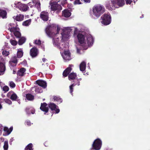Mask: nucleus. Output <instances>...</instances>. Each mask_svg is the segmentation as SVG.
<instances>
[{
    "mask_svg": "<svg viewBox=\"0 0 150 150\" xmlns=\"http://www.w3.org/2000/svg\"><path fill=\"white\" fill-rule=\"evenodd\" d=\"M60 29V28L58 26L56 27L48 26L46 28L45 31L49 37L53 38L55 37L56 35L59 33Z\"/></svg>",
    "mask_w": 150,
    "mask_h": 150,
    "instance_id": "obj_1",
    "label": "nucleus"
},
{
    "mask_svg": "<svg viewBox=\"0 0 150 150\" xmlns=\"http://www.w3.org/2000/svg\"><path fill=\"white\" fill-rule=\"evenodd\" d=\"M92 11L94 16L98 18L105 12V8L103 6L97 5L93 7Z\"/></svg>",
    "mask_w": 150,
    "mask_h": 150,
    "instance_id": "obj_2",
    "label": "nucleus"
},
{
    "mask_svg": "<svg viewBox=\"0 0 150 150\" xmlns=\"http://www.w3.org/2000/svg\"><path fill=\"white\" fill-rule=\"evenodd\" d=\"M101 23L105 25L109 24L111 21V17L109 13H105L101 17Z\"/></svg>",
    "mask_w": 150,
    "mask_h": 150,
    "instance_id": "obj_3",
    "label": "nucleus"
},
{
    "mask_svg": "<svg viewBox=\"0 0 150 150\" xmlns=\"http://www.w3.org/2000/svg\"><path fill=\"white\" fill-rule=\"evenodd\" d=\"M14 5L22 11L25 12L29 10V7L27 4H22L19 2H16Z\"/></svg>",
    "mask_w": 150,
    "mask_h": 150,
    "instance_id": "obj_4",
    "label": "nucleus"
},
{
    "mask_svg": "<svg viewBox=\"0 0 150 150\" xmlns=\"http://www.w3.org/2000/svg\"><path fill=\"white\" fill-rule=\"evenodd\" d=\"M102 141L99 138L95 139L92 145L91 150H99L100 149Z\"/></svg>",
    "mask_w": 150,
    "mask_h": 150,
    "instance_id": "obj_5",
    "label": "nucleus"
},
{
    "mask_svg": "<svg viewBox=\"0 0 150 150\" xmlns=\"http://www.w3.org/2000/svg\"><path fill=\"white\" fill-rule=\"evenodd\" d=\"M78 41L83 46V49H87V46L86 43L84 42L85 36L82 34L79 33L77 36Z\"/></svg>",
    "mask_w": 150,
    "mask_h": 150,
    "instance_id": "obj_6",
    "label": "nucleus"
},
{
    "mask_svg": "<svg viewBox=\"0 0 150 150\" xmlns=\"http://www.w3.org/2000/svg\"><path fill=\"white\" fill-rule=\"evenodd\" d=\"M111 4L112 6L115 7H118L122 6L125 4L124 0H115L111 1Z\"/></svg>",
    "mask_w": 150,
    "mask_h": 150,
    "instance_id": "obj_7",
    "label": "nucleus"
},
{
    "mask_svg": "<svg viewBox=\"0 0 150 150\" xmlns=\"http://www.w3.org/2000/svg\"><path fill=\"white\" fill-rule=\"evenodd\" d=\"M50 5L51 6V9L53 11L58 10V11H60L62 9V7L61 5L56 2H54L51 3L50 4Z\"/></svg>",
    "mask_w": 150,
    "mask_h": 150,
    "instance_id": "obj_8",
    "label": "nucleus"
},
{
    "mask_svg": "<svg viewBox=\"0 0 150 150\" xmlns=\"http://www.w3.org/2000/svg\"><path fill=\"white\" fill-rule=\"evenodd\" d=\"M19 28L18 27L17 28H11L10 32L13 33L16 38H19L21 36V34L19 31Z\"/></svg>",
    "mask_w": 150,
    "mask_h": 150,
    "instance_id": "obj_9",
    "label": "nucleus"
},
{
    "mask_svg": "<svg viewBox=\"0 0 150 150\" xmlns=\"http://www.w3.org/2000/svg\"><path fill=\"white\" fill-rule=\"evenodd\" d=\"M40 18L43 21H46L49 19V13L46 11H42L40 13Z\"/></svg>",
    "mask_w": 150,
    "mask_h": 150,
    "instance_id": "obj_10",
    "label": "nucleus"
},
{
    "mask_svg": "<svg viewBox=\"0 0 150 150\" xmlns=\"http://www.w3.org/2000/svg\"><path fill=\"white\" fill-rule=\"evenodd\" d=\"M30 54L32 58L37 57L39 54L38 49L36 47H33L30 51Z\"/></svg>",
    "mask_w": 150,
    "mask_h": 150,
    "instance_id": "obj_11",
    "label": "nucleus"
},
{
    "mask_svg": "<svg viewBox=\"0 0 150 150\" xmlns=\"http://www.w3.org/2000/svg\"><path fill=\"white\" fill-rule=\"evenodd\" d=\"M48 105L49 108L52 111H55L56 113H58L59 112V109L58 108H57V107H58L54 103H50L48 104Z\"/></svg>",
    "mask_w": 150,
    "mask_h": 150,
    "instance_id": "obj_12",
    "label": "nucleus"
},
{
    "mask_svg": "<svg viewBox=\"0 0 150 150\" xmlns=\"http://www.w3.org/2000/svg\"><path fill=\"white\" fill-rule=\"evenodd\" d=\"M47 104L46 103H41V106L40 107V109L42 111L44 112V114H45L47 113L49 111V108L47 107Z\"/></svg>",
    "mask_w": 150,
    "mask_h": 150,
    "instance_id": "obj_13",
    "label": "nucleus"
},
{
    "mask_svg": "<svg viewBox=\"0 0 150 150\" xmlns=\"http://www.w3.org/2000/svg\"><path fill=\"white\" fill-rule=\"evenodd\" d=\"M65 61H69L71 59V54L69 51H64V54L62 55Z\"/></svg>",
    "mask_w": 150,
    "mask_h": 150,
    "instance_id": "obj_14",
    "label": "nucleus"
},
{
    "mask_svg": "<svg viewBox=\"0 0 150 150\" xmlns=\"http://www.w3.org/2000/svg\"><path fill=\"white\" fill-rule=\"evenodd\" d=\"M36 83L40 86L43 88H45L47 87V83L46 81L41 80H38L35 81Z\"/></svg>",
    "mask_w": 150,
    "mask_h": 150,
    "instance_id": "obj_15",
    "label": "nucleus"
},
{
    "mask_svg": "<svg viewBox=\"0 0 150 150\" xmlns=\"http://www.w3.org/2000/svg\"><path fill=\"white\" fill-rule=\"evenodd\" d=\"M6 9L7 10V9L0 8V17L3 19L6 18H7V12Z\"/></svg>",
    "mask_w": 150,
    "mask_h": 150,
    "instance_id": "obj_16",
    "label": "nucleus"
},
{
    "mask_svg": "<svg viewBox=\"0 0 150 150\" xmlns=\"http://www.w3.org/2000/svg\"><path fill=\"white\" fill-rule=\"evenodd\" d=\"M71 65H69V67L64 71L62 74L63 76L66 77L70 74L72 69Z\"/></svg>",
    "mask_w": 150,
    "mask_h": 150,
    "instance_id": "obj_17",
    "label": "nucleus"
},
{
    "mask_svg": "<svg viewBox=\"0 0 150 150\" xmlns=\"http://www.w3.org/2000/svg\"><path fill=\"white\" fill-rule=\"evenodd\" d=\"M71 15V13L68 9L66 8L62 11V16L66 18L70 17Z\"/></svg>",
    "mask_w": 150,
    "mask_h": 150,
    "instance_id": "obj_18",
    "label": "nucleus"
},
{
    "mask_svg": "<svg viewBox=\"0 0 150 150\" xmlns=\"http://www.w3.org/2000/svg\"><path fill=\"white\" fill-rule=\"evenodd\" d=\"M26 69L24 68H21L17 72V76H23L25 75Z\"/></svg>",
    "mask_w": 150,
    "mask_h": 150,
    "instance_id": "obj_19",
    "label": "nucleus"
},
{
    "mask_svg": "<svg viewBox=\"0 0 150 150\" xmlns=\"http://www.w3.org/2000/svg\"><path fill=\"white\" fill-rule=\"evenodd\" d=\"M105 6L106 8L109 10H111L114 8H117L112 6L111 4V2H110L108 1H106V2Z\"/></svg>",
    "mask_w": 150,
    "mask_h": 150,
    "instance_id": "obj_20",
    "label": "nucleus"
},
{
    "mask_svg": "<svg viewBox=\"0 0 150 150\" xmlns=\"http://www.w3.org/2000/svg\"><path fill=\"white\" fill-rule=\"evenodd\" d=\"M24 16L23 14H19L16 16L14 19L17 21H23L24 19Z\"/></svg>",
    "mask_w": 150,
    "mask_h": 150,
    "instance_id": "obj_21",
    "label": "nucleus"
},
{
    "mask_svg": "<svg viewBox=\"0 0 150 150\" xmlns=\"http://www.w3.org/2000/svg\"><path fill=\"white\" fill-rule=\"evenodd\" d=\"M77 77L76 73L73 72L70 73L68 76V78L69 80L75 79Z\"/></svg>",
    "mask_w": 150,
    "mask_h": 150,
    "instance_id": "obj_22",
    "label": "nucleus"
},
{
    "mask_svg": "<svg viewBox=\"0 0 150 150\" xmlns=\"http://www.w3.org/2000/svg\"><path fill=\"white\" fill-rule=\"evenodd\" d=\"M86 64L84 62H82L80 65V69L81 71H84L86 69Z\"/></svg>",
    "mask_w": 150,
    "mask_h": 150,
    "instance_id": "obj_23",
    "label": "nucleus"
},
{
    "mask_svg": "<svg viewBox=\"0 0 150 150\" xmlns=\"http://www.w3.org/2000/svg\"><path fill=\"white\" fill-rule=\"evenodd\" d=\"M6 70L5 64L2 62H0V73L4 72Z\"/></svg>",
    "mask_w": 150,
    "mask_h": 150,
    "instance_id": "obj_24",
    "label": "nucleus"
},
{
    "mask_svg": "<svg viewBox=\"0 0 150 150\" xmlns=\"http://www.w3.org/2000/svg\"><path fill=\"white\" fill-rule=\"evenodd\" d=\"M19 40L18 41V44L19 45H21L23 44L26 41V38L24 37H21L19 38Z\"/></svg>",
    "mask_w": 150,
    "mask_h": 150,
    "instance_id": "obj_25",
    "label": "nucleus"
},
{
    "mask_svg": "<svg viewBox=\"0 0 150 150\" xmlns=\"http://www.w3.org/2000/svg\"><path fill=\"white\" fill-rule=\"evenodd\" d=\"M53 45L57 46V47H60V43L59 42V40L58 38L56 39H55L53 38Z\"/></svg>",
    "mask_w": 150,
    "mask_h": 150,
    "instance_id": "obj_26",
    "label": "nucleus"
},
{
    "mask_svg": "<svg viewBox=\"0 0 150 150\" xmlns=\"http://www.w3.org/2000/svg\"><path fill=\"white\" fill-rule=\"evenodd\" d=\"M31 19H29L28 20L23 21L22 23V25L23 26H29L31 23Z\"/></svg>",
    "mask_w": 150,
    "mask_h": 150,
    "instance_id": "obj_27",
    "label": "nucleus"
},
{
    "mask_svg": "<svg viewBox=\"0 0 150 150\" xmlns=\"http://www.w3.org/2000/svg\"><path fill=\"white\" fill-rule=\"evenodd\" d=\"M13 129V127H11L9 129H8L7 127H5L4 128V131L7 132L8 135L12 131Z\"/></svg>",
    "mask_w": 150,
    "mask_h": 150,
    "instance_id": "obj_28",
    "label": "nucleus"
},
{
    "mask_svg": "<svg viewBox=\"0 0 150 150\" xmlns=\"http://www.w3.org/2000/svg\"><path fill=\"white\" fill-rule=\"evenodd\" d=\"M53 98L54 101H56V102L60 103L62 101V98H59V97L57 96H54Z\"/></svg>",
    "mask_w": 150,
    "mask_h": 150,
    "instance_id": "obj_29",
    "label": "nucleus"
},
{
    "mask_svg": "<svg viewBox=\"0 0 150 150\" xmlns=\"http://www.w3.org/2000/svg\"><path fill=\"white\" fill-rule=\"evenodd\" d=\"M26 97L28 100H32L34 99V96L31 94L28 93L26 95Z\"/></svg>",
    "mask_w": 150,
    "mask_h": 150,
    "instance_id": "obj_30",
    "label": "nucleus"
},
{
    "mask_svg": "<svg viewBox=\"0 0 150 150\" xmlns=\"http://www.w3.org/2000/svg\"><path fill=\"white\" fill-rule=\"evenodd\" d=\"M33 144L32 143H30L25 147V150H33Z\"/></svg>",
    "mask_w": 150,
    "mask_h": 150,
    "instance_id": "obj_31",
    "label": "nucleus"
},
{
    "mask_svg": "<svg viewBox=\"0 0 150 150\" xmlns=\"http://www.w3.org/2000/svg\"><path fill=\"white\" fill-rule=\"evenodd\" d=\"M23 55V52L22 50L20 49V50H18L17 52V56L18 58L21 57Z\"/></svg>",
    "mask_w": 150,
    "mask_h": 150,
    "instance_id": "obj_32",
    "label": "nucleus"
},
{
    "mask_svg": "<svg viewBox=\"0 0 150 150\" xmlns=\"http://www.w3.org/2000/svg\"><path fill=\"white\" fill-rule=\"evenodd\" d=\"M18 96L15 93H13L12 94L10 98L13 101L16 100L17 99Z\"/></svg>",
    "mask_w": 150,
    "mask_h": 150,
    "instance_id": "obj_33",
    "label": "nucleus"
},
{
    "mask_svg": "<svg viewBox=\"0 0 150 150\" xmlns=\"http://www.w3.org/2000/svg\"><path fill=\"white\" fill-rule=\"evenodd\" d=\"M12 62V63H14L17 64L18 60L16 56H14L12 57L10 61Z\"/></svg>",
    "mask_w": 150,
    "mask_h": 150,
    "instance_id": "obj_34",
    "label": "nucleus"
},
{
    "mask_svg": "<svg viewBox=\"0 0 150 150\" xmlns=\"http://www.w3.org/2000/svg\"><path fill=\"white\" fill-rule=\"evenodd\" d=\"M10 42L11 44L13 46H16L17 44V42L15 40L11 39L10 40Z\"/></svg>",
    "mask_w": 150,
    "mask_h": 150,
    "instance_id": "obj_35",
    "label": "nucleus"
},
{
    "mask_svg": "<svg viewBox=\"0 0 150 150\" xmlns=\"http://www.w3.org/2000/svg\"><path fill=\"white\" fill-rule=\"evenodd\" d=\"M35 6L37 7L38 9L39 10L40 9V1H37L36 2Z\"/></svg>",
    "mask_w": 150,
    "mask_h": 150,
    "instance_id": "obj_36",
    "label": "nucleus"
},
{
    "mask_svg": "<svg viewBox=\"0 0 150 150\" xmlns=\"http://www.w3.org/2000/svg\"><path fill=\"white\" fill-rule=\"evenodd\" d=\"M8 148V142L7 141H5L4 142V150H7Z\"/></svg>",
    "mask_w": 150,
    "mask_h": 150,
    "instance_id": "obj_37",
    "label": "nucleus"
},
{
    "mask_svg": "<svg viewBox=\"0 0 150 150\" xmlns=\"http://www.w3.org/2000/svg\"><path fill=\"white\" fill-rule=\"evenodd\" d=\"M4 100L5 103L8 104L10 105L12 104V102L11 101L8 99H4Z\"/></svg>",
    "mask_w": 150,
    "mask_h": 150,
    "instance_id": "obj_38",
    "label": "nucleus"
},
{
    "mask_svg": "<svg viewBox=\"0 0 150 150\" xmlns=\"http://www.w3.org/2000/svg\"><path fill=\"white\" fill-rule=\"evenodd\" d=\"M82 3L80 1V0H75L74 2V5L81 4Z\"/></svg>",
    "mask_w": 150,
    "mask_h": 150,
    "instance_id": "obj_39",
    "label": "nucleus"
},
{
    "mask_svg": "<svg viewBox=\"0 0 150 150\" xmlns=\"http://www.w3.org/2000/svg\"><path fill=\"white\" fill-rule=\"evenodd\" d=\"M2 54L3 55L6 56L9 55V52L7 51L4 50L2 52Z\"/></svg>",
    "mask_w": 150,
    "mask_h": 150,
    "instance_id": "obj_40",
    "label": "nucleus"
},
{
    "mask_svg": "<svg viewBox=\"0 0 150 150\" xmlns=\"http://www.w3.org/2000/svg\"><path fill=\"white\" fill-rule=\"evenodd\" d=\"M75 86L74 83H73L71 85H70L69 86L70 90V93L72 94L73 91V87Z\"/></svg>",
    "mask_w": 150,
    "mask_h": 150,
    "instance_id": "obj_41",
    "label": "nucleus"
},
{
    "mask_svg": "<svg viewBox=\"0 0 150 150\" xmlns=\"http://www.w3.org/2000/svg\"><path fill=\"white\" fill-rule=\"evenodd\" d=\"M14 24L12 23H10L8 24V30L10 31L11 28H17V27H14L13 26Z\"/></svg>",
    "mask_w": 150,
    "mask_h": 150,
    "instance_id": "obj_42",
    "label": "nucleus"
},
{
    "mask_svg": "<svg viewBox=\"0 0 150 150\" xmlns=\"http://www.w3.org/2000/svg\"><path fill=\"white\" fill-rule=\"evenodd\" d=\"M9 89V87L6 86H5L3 88V90L5 92L8 91Z\"/></svg>",
    "mask_w": 150,
    "mask_h": 150,
    "instance_id": "obj_43",
    "label": "nucleus"
},
{
    "mask_svg": "<svg viewBox=\"0 0 150 150\" xmlns=\"http://www.w3.org/2000/svg\"><path fill=\"white\" fill-rule=\"evenodd\" d=\"M9 86L11 87L14 88L15 87V83L13 81H11L10 83Z\"/></svg>",
    "mask_w": 150,
    "mask_h": 150,
    "instance_id": "obj_44",
    "label": "nucleus"
},
{
    "mask_svg": "<svg viewBox=\"0 0 150 150\" xmlns=\"http://www.w3.org/2000/svg\"><path fill=\"white\" fill-rule=\"evenodd\" d=\"M67 0H62L61 3V5L63 6H64V5L67 4Z\"/></svg>",
    "mask_w": 150,
    "mask_h": 150,
    "instance_id": "obj_45",
    "label": "nucleus"
},
{
    "mask_svg": "<svg viewBox=\"0 0 150 150\" xmlns=\"http://www.w3.org/2000/svg\"><path fill=\"white\" fill-rule=\"evenodd\" d=\"M35 43L36 45H40L41 44V41L40 40H36L35 41Z\"/></svg>",
    "mask_w": 150,
    "mask_h": 150,
    "instance_id": "obj_46",
    "label": "nucleus"
},
{
    "mask_svg": "<svg viewBox=\"0 0 150 150\" xmlns=\"http://www.w3.org/2000/svg\"><path fill=\"white\" fill-rule=\"evenodd\" d=\"M9 63L10 66L11 67L16 66L17 64L14 63H12V62L10 61H9Z\"/></svg>",
    "mask_w": 150,
    "mask_h": 150,
    "instance_id": "obj_47",
    "label": "nucleus"
},
{
    "mask_svg": "<svg viewBox=\"0 0 150 150\" xmlns=\"http://www.w3.org/2000/svg\"><path fill=\"white\" fill-rule=\"evenodd\" d=\"M30 108L28 107L26 108L25 109V111L28 114H31L30 111Z\"/></svg>",
    "mask_w": 150,
    "mask_h": 150,
    "instance_id": "obj_48",
    "label": "nucleus"
},
{
    "mask_svg": "<svg viewBox=\"0 0 150 150\" xmlns=\"http://www.w3.org/2000/svg\"><path fill=\"white\" fill-rule=\"evenodd\" d=\"M127 4H130L132 2V0H125Z\"/></svg>",
    "mask_w": 150,
    "mask_h": 150,
    "instance_id": "obj_49",
    "label": "nucleus"
},
{
    "mask_svg": "<svg viewBox=\"0 0 150 150\" xmlns=\"http://www.w3.org/2000/svg\"><path fill=\"white\" fill-rule=\"evenodd\" d=\"M25 123L28 126H30L31 125V123L30 121H26V122H25Z\"/></svg>",
    "mask_w": 150,
    "mask_h": 150,
    "instance_id": "obj_50",
    "label": "nucleus"
},
{
    "mask_svg": "<svg viewBox=\"0 0 150 150\" xmlns=\"http://www.w3.org/2000/svg\"><path fill=\"white\" fill-rule=\"evenodd\" d=\"M84 1V2L86 3H89L91 2V0H81V1Z\"/></svg>",
    "mask_w": 150,
    "mask_h": 150,
    "instance_id": "obj_51",
    "label": "nucleus"
},
{
    "mask_svg": "<svg viewBox=\"0 0 150 150\" xmlns=\"http://www.w3.org/2000/svg\"><path fill=\"white\" fill-rule=\"evenodd\" d=\"M74 85H77L78 86L80 85V82L79 80H77V83H76L74 84Z\"/></svg>",
    "mask_w": 150,
    "mask_h": 150,
    "instance_id": "obj_52",
    "label": "nucleus"
},
{
    "mask_svg": "<svg viewBox=\"0 0 150 150\" xmlns=\"http://www.w3.org/2000/svg\"><path fill=\"white\" fill-rule=\"evenodd\" d=\"M62 36L63 38H64L65 37H67L68 36V35L66 36L64 33H62Z\"/></svg>",
    "mask_w": 150,
    "mask_h": 150,
    "instance_id": "obj_53",
    "label": "nucleus"
},
{
    "mask_svg": "<svg viewBox=\"0 0 150 150\" xmlns=\"http://www.w3.org/2000/svg\"><path fill=\"white\" fill-rule=\"evenodd\" d=\"M2 129V127L1 126V127H0V134H1Z\"/></svg>",
    "mask_w": 150,
    "mask_h": 150,
    "instance_id": "obj_54",
    "label": "nucleus"
},
{
    "mask_svg": "<svg viewBox=\"0 0 150 150\" xmlns=\"http://www.w3.org/2000/svg\"><path fill=\"white\" fill-rule=\"evenodd\" d=\"M30 112L32 114H33L35 113V111L33 110H30Z\"/></svg>",
    "mask_w": 150,
    "mask_h": 150,
    "instance_id": "obj_55",
    "label": "nucleus"
},
{
    "mask_svg": "<svg viewBox=\"0 0 150 150\" xmlns=\"http://www.w3.org/2000/svg\"><path fill=\"white\" fill-rule=\"evenodd\" d=\"M46 59L45 58H43L42 59V61L43 62H45L46 61Z\"/></svg>",
    "mask_w": 150,
    "mask_h": 150,
    "instance_id": "obj_56",
    "label": "nucleus"
},
{
    "mask_svg": "<svg viewBox=\"0 0 150 150\" xmlns=\"http://www.w3.org/2000/svg\"><path fill=\"white\" fill-rule=\"evenodd\" d=\"M13 74H15L16 73V71L14 70H13Z\"/></svg>",
    "mask_w": 150,
    "mask_h": 150,
    "instance_id": "obj_57",
    "label": "nucleus"
},
{
    "mask_svg": "<svg viewBox=\"0 0 150 150\" xmlns=\"http://www.w3.org/2000/svg\"><path fill=\"white\" fill-rule=\"evenodd\" d=\"M2 108V105L1 104H0V109H1Z\"/></svg>",
    "mask_w": 150,
    "mask_h": 150,
    "instance_id": "obj_58",
    "label": "nucleus"
},
{
    "mask_svg": "<svg viewBox=\"0 0 150 150\" xmlns=\"http://www.w3.org/2000/svg\"><path fill=\"white\" fill-rule=\"evenodd\" d=\"M2 99H1V98H0V104H1V103H2V102H1V100Z\"/></svg>",
    "mask_w": 150,
    "mask_h": 150,
    "instance_id": "obj_59",
    "label": "nucleus"
},
{
    "mask_svg": "<svg viewBox=\"0 0 150 150\" xmlns=\"http://www.w3.org/2000/svg\"><path fill=\"white\" fill-rule=\"evenodd\" d=\"M37 87H36V88H35V91H37Z\"/></svg>",
    "mask_w": 150,
    "mask_h": 150,
    "instance_id": "obj_60",
    "label": "nucleus"
},
{
    "mask_svg": "<svg viewBox=\"0 0 150 150\" xmlns=\"http://www.w3.org/2000/svg\"><path fill=\"white\" fill-rule=\"evenodd\" d=\"M77 50L78 52L79 51V49H77Z\"/></svg>",
    "mask_w": 150,
    "mask_h": 150,
    "instance_id": "obj_61",
    "label": "nucleus"
},
{
    "mask_svg": "<svg viewBox=\"0 0 150 150\" xmlns=\"http://www.w3.org/2000/svg\"><path fill=\"white\" fill-rule=\"evenodd\" d=\"M9 93H8V94H7V96H8V94H9Z\"/></svg>",
    "mask_w": 150,
    "mask_h": 150,
    "instance_id": "obj_62",
    "label": "nucleus"
},
{
    "mask_svg": "<svg viewBox=\"0 0 150 150\" xmlns=\"http://www.w3.org/2000/svg\"><path fill=\"white\" fill-rule=\"evenodd\" d=\"M0 75H1V74H0Z\"/></svg>",
    "mask_w": 150,
    "mask_h": 150,
    "instance_id": "obj_63",
    "label": "nucleus"
}]
</instances>
